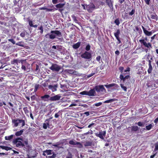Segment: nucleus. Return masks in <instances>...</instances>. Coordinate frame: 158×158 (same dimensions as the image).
<instances>
[{"instance_id":"obj_57","label":"nucleus","mask_w":158,"mask_h":158,"mask_svg":"<svg viewBox=\"0 0 158 158\" xmlns=\"http://www.w3.org/2000/svg\"><path fill=\"white\" fill-rule=\"evenodd\" d=\"M62 46H61L57 45V50L60 51L61 50Z\"/></svg>"},{"instance_id":"obj_16","label":"nucleus","mask_w":158,"mask_h":158,"mask_svg":"<svg viewBox=\"0 0 158 158\" xmlns=\"http://www.w3.org/2000/svg\"><path fill=\"white\" fill-rule=\"evenodd\" d=\"M69 144L72 145H79L80 147H82L81 144V143H80L76 141L75 142H74V141L73 140H71L69 141Z\"/></svg>"},{"instance_id":"obj_49","label":"nucleus","mask_w":158,"mask_h":158,"mask_svg":"<svg viewBox=\"0 0 158 158\" xmlns=\"http://www.w3.org/2000/svg\"><path fill=\"white\" fill-rule=\"evenodd\" d=\"M137 124L138 126L141 127L142 126H144V124H143V122H141V121H139L137 123Z\"/></svg>"},{"instance_id":"obj_17","label":"nucleus","mask_w":158,"mask_h":158,"mask_svg":"<svg viewBox=\"0 0 158 158\" xmlns=\"http://www.w3.org/2000/svg\"><path fill=\"white\" fill-rule=\"evenodd\" d=\"M99 93L101 92L102 93L104 94L106 92V89H105L103 85H100L99 86Z\"/></svg>"},{"instance_id":"obj_46","label":"nucleus","mask_w":158,"mask_h":158,"mask_svg":"<svg viewBox=\"0 0 158 158\" xmlns=\"http://www.w3.org/2000/svg\"><path fill=\"white\" fill-rule=\"evenodd\" d=\"M90 46L89 44H88L86 45V48H85V50H86V51H88L90 50Z\"/></svg>"},{"instance_id":"obj_19","label":"nucleus","mask_w":158,"mask_h":158,"mask_svg":"<svg viewBox=\"0 0 158 158\" xmlns=\"http://www.w3.org/2000/svg\"><path fill=\"white\" fill-rule=\"evenodd\" d=\"M148 62L149 68L148 69V73L149 74H150L152 73V64H151V61L150 60H149Z\"/></svg>"},{"instance_id":"obj_51","label":"nucleus","mask_w":158,"mask_h":158,"mask_svg":"<svg viewBox=\"0 0 158 158\" xmlns=\"http://www.w3.org/2000/svg\"><path fill=\"white\" fill-rule=\"evenodd\" d=\"M8 41H10V42H11L12 44H15V41L13 39H9L8 40Z\"/></svg>"},{"instance_id":"obj_29","label":"nucleus","mask_w":158,"mask_h":158,"mask_svg":"<svg viewBox=\"0 0 158 158\" xmlns=\"http://www.w3.org/2000/svg\"><path fill=\"white\" fill-rule=\"evenodd\" d=\"M65 3H59L55 5V6L57 8H62L65 5Z\"/></svg>"},{"instance_id":"obj_4","label":"nucleus","mask_w":158,"mask_h":158,"mask_svg":"<svg viewBox=\"0 0 158 158\" xmlns=\"http://www.w3.org/2000/svg\"><path fill=\"white\" fill-rule=\"evenodd\" d=\"M147 40V38H145V39L139 40V41L141 45L144 46L150 49L152 48V45L150 43H147L146 41Z\"/></svg>"},{"instance_id":"obj_50","label":"nucleus","mask_w":158,"mask_h":158,"mask_svg":"<svg viewBox=\"0 0 158 158\" xmlns=\"http://www.w3.org/2000/svg\"><path fill=\"white\" fill-rule=\"evenodd\" d=\"M35 71H37L38 72L40 71L39 67V65L38 64L36 65Z\"/></svg>"},{"instance_id":"obj_39","label":"nucleus","mask_w":158,"mask_h":158,"mask_svg":"<svg viewBox=\"0 0 158 158\" xmlns=\"http://www.w3.org/2000/svg\"><path fill=\"white\" fill-rule=\"evenodd\" d=\"M114 23L117 26H119L120 24V21L119 18H117L115 20V21H114Z\"/></svg>"},{"instance_id":"obj_42","label":"nucleus","mask_w":158,"mask_h":158,"mask_svg":"<svg viewBox=\"0 0 158 158\" xmlns=\"http://www.w3.org/2000/svg\"><path fill=\"white\" fill-rule=\"evenodd\" d=\"M23 110L24 111L25 113L26 114H28L29 113V111L28 110V108L26 107H25L23 108Z\"/></svg>"},{"instance_id":"obj_23","label":"nucleus","mask_w":158,"mask_h":158,"mask_svg":"<svg viewBox=\"0 0 158 158\" xmlns=\"http://www.w3.org/2000/svg\"><path fill=\"white\" fill-rule=\"evenodd\" d=\"M28 24L31 27H33L34 28H37L38 25L37 24L34 25L33 24V22L31 20H28Z\"/></svg>"},{"instance_id":"obj_59","label":"nucleus","mask_w":158,"mask_h":158,"mask_svg":"<svg viewBox=\"0 0 158 158\" xmlns=\"http://www.w3.org/2000/svg\"><path fill=\"white\" fill-rule=\"evenodd\" d=\"M46 10L48 11H54V10L53 9H50L48 8H47Z\"/></svg>"},{"instance_id":"obj_6","label":"nucleus","mask_w":158,"mask_h":158,"mask_svg":"<svg viewBox=\"0 0 158 158\" xmlns=\"http://www.w3.org/2000/svg\"><path fill=\"white\" fill-rule=\"evenodd\" d=\"M61 67L56 64H52L50 69L52 71L59 72L61 69Z\"/></svg>"},{"instance_id":"obj_58","label":"nucleus","mask_w":158,"mask_h":158,"mask_svg":"<svg viewBox=\"0 0 158 158\" xmlns=\"http://www.w3.org/2000/svg\"><path fill=\"white\" fill-rule=\"evenodd\" d=\"M119 69L121 73H123V67H119Z\"/></svg>"},{"instance_id":"obj_40","label":"nucleus","mask_w":158,"mask_h":158,"mask_svg":"<svg viewBox=\"0 0 158 158\" xmlns=\"http://www.w3.org/2000/svg\"><path fill=\"white\" fill-rule=\"evenodd\" d=\"M44 152L47 153L48 155H51L52 154V150H46L44 151Z\"/></svg>"},{"instance_id":"obj_30","label":"nucleus","mask_w":158,"mask_h":158,"mask_svg":"<svg viewBox=\"0 0 158 158\" xmlns=\"http://www.w3.org/2000/svg\"><path fill=\"white\" fill-rule=\"evenodd\" d=\"M48 35L49 36V38L50 39H54L56 38V35H54V34H50V35H49L48 34H47L46 35V37L47 38V36H48Z\"/></svg>"},{"instance_id":"obj_37","label":"nucleus","mask_w":158,"mask_h":158,"mask_svg":"<svg viewBox=\"0 0 158 158\" xmlns=\"http://www.w3.org/2000/svg\"><path fill=\"white\" fill-rule=\"evenodd\" d=\"M152 127L153 126L152 124H151L148 126H146V129L147 130H150L151 129H152Z\"/></svg>"},{"instance_id":"obj_27","label":"nucleus","mask_w":158,"mask_h":158,"mask_svg":"<svg viewBox=\"0 0 158 158\" xmlns=\"http://www.w3.org/2000/svg\"><path fill=\"white\" fill-rule=\"evenodd\" d=\"M139 128L137 126H133L131 127V131L132 132H136L138 131Z\"/></svg>"},{"instance_id":"obj_48","label":"nucleus","mask_w":158,"mask_h":158,"mask_svg":"<svg viewBox=\"0 0 158 158\" xmlns=\"http://www.w3.org/2000/svg\"><path fill=\"white\" fill-rule=\"evenodd\" d=\"M39 87V85L36 84L35 85V89L34 90V91L35 92L37 91V90Z\"/></svg>"},{"instance_id":"obj_63","label":"nucleus","mask_w":158,"mask_h":158,"mask_svg":"<svg viewBox=\"0 0 158 158\" xmlns=\"http://www.w3.org/2000/svg\"><path fill=\"white\" fill-rule=\"evenodd\" d=\"M158 122V117L156 118L154 120V123H156Z\"/></svg>"},{"instance_id":"obj_8","label":"nucleus","mask_w":158,"mask_h":158,"mask_svg":"<svg viewBox=\"0 0 158 158\" xmlns=\"http://www.w3.org/2000/svg\"><path fill=\"white\" fill-rule=\"evenodd\" d=\"M95 90L97 92L99 91V85H97L95 86L93 89H90L89 91H88V96H94L95 94Z\"/></svg>"},{"instance_id":"obj_15","label":"nucleus","mask_w":158,"mask_h":158,"mask_svg":"<svg viewBox=\"0 0 158 158\" xmlns=\"http://www.w3.org/2000/svg\"><path fill=\"white\" fill-rule=\"evenodd\" d=\"M50 33L55 34L58 37H61L62 35L61 32L58 30H52L51 31Z\"/></svg>"},{"instance_id":"obj_31","label":"nucleus","mask_w":158,"mask_h":158,"mask_svg":"<svg viewBox=\"0 0 158 158\" xmlns=\"http://www.w3.org/2000/svg\"><path fill=\"white\" fill-rule=\"evenodd\" d=\"M23 132V130H21L20 131L16 132L15 133V135L17 136H19L22 135Z\"/></svg>"},{"instance_id":"obj_1","label":"nucleus","mask_w":158,"mask_h":158,"mask_svg":"<svg viewBox=\"0 0 158 158\" xmlns=\"http://www.w3.org/2000/svg\"><path fill=\"white\" fill-rule=\"evenodd\" d=\"M21 63V69L24 70V71H27V72H29L31 69V65L30 64L27 62L25 61L24 60H19L18 59H14L13 60L11 61V64H16L18 65V63Z\"/></svg>"},{"instance_id":"obj_18","label":"nucleus","mask_w":158,"mask_h":158,"mask_svg":"<svg viewBox=\"0 0 158 158\" xmlns=\"http://www.w3.org/2000/svg\"><path fill=\"white\" fill-rule=\"evenodd\" d=\"M130 77V76L129 75H127L124 77L123 74H121L119 76V78L121 80H123V82L127 79H128Z\"/></svg>"},{"instance_id":"obj_22","label":"nucleus","mask_w":158,"mask_h":158,"mask_svg":"<svg viewBox=\"0 0 158 158\" xmlns=\"http://www.w3.org/2000/svg\"><path fill=\"white\" fill-rule=\"evenodd\" d=\"M106 2L107 4L108 5V6L111 9H113V6L112 3V2L111 0H106Z\"/></svg>"},{"instance_id":"obj_5","label":"nucleus","mask_w":158,"mask_h":158,"mask_svg":"<svg viewBox=\"0 0 158 158\" xmlns=\"http://www.w3.org/2000/svg\"><path fill=\"white\" fill-rule=\"evenodd\" d=\"M12 123H14V126L17 127L19 123H22L21 127H23L25 126V122L24 120L17 119L12 120Z\"/></svg>"},{"instance_id":"obj_41","label":"nucleus","mask_w":158,"mask_h":158,"mask_svg":"<svg viewBox=\"0 0 158 158\" xmlns=\"http://www.w3.org/2000/svg\"><path fill=\"white\" fill-rule=\"evenodd\" d=\"M80 94L83 95H88V93L87 91H83L80 93Z\"/></svg>"},{"instance_id":"obj_9","label":"nucleus","mask_w":158,"mask_h":158,"mask_svg":"<svg viewBox=\"0 0 158 158\" xmlns=\"http://www.w3.org/2000/svg\"><path fill=\"white\" fill-rule=\"evenodd\" d=\"M51 121H48V120H45L44 123H43V129H46L47 128H51L53 127V126L51 124Z\"/></svg>"},{"instance_id":"obj_12","label":"nucleus","mask_w":158,"mask_h":158,"mask_svg":"<svg viewBox=\"0 0 158 158\" xmlns=\"http://www.w3.org/2000/svg\"><path fill=\"white\" fill-rule=\"evenodd\" d=\"M86 10L88 11L89 12H92V10H94L95 8V6L93 4H91L90 5H86Z\"/></svg>"},{"instance_id":"obj_47","label":"nucleus","mask_w":158,"mask_h":158,"mask_svg":"<svg viewBox=\"0 0 158 158\" xmlns=\"http://www.w3.org/2000/svg\"><path fill=\"white\" fill-rule=\"evenodd\" d=\"M120 86L121 87V88H122L123 89V90H124L125 91H127V87L126 86H123V84H121Z\"/></svg>"},{"instance_id":"obj_52","label":"nucleus","mask_w":158,"mask_h":158,"mask_svg":"<svg viewBox=\"0 0 158 158\" xmlns=\"http://www.w3.org/2000/svg\"><path fill=\"white\" fill-rule=\"evenodd\" d=\"M60 114V113L59 112L56 113L55 115H54V117L56 118H58Z\"/></svg>"},{"instance_id":"obj_61","label":"nucleus","mask_w":158,"mask_h":158,"mask_svg":"<svg viewBox=\"0 0 158 158\" xmlns=\"http://www.w3.org/2000/svg\"><path fill=\"white\" fill-rule=\"evenodd\" d=\"M100 5H101L102 6H105V2H100L99 3Z\"/></svg>"},{"instance_id":"obj_14","label":"nucleus","mask_w":158,"mask_h":158,"mask_svg":"<svg viewBox=\"0 0 158 158\" xmlns=\"http://www.w3.org/2000/svg\"><path fill=\"white\" fill-rule=\"evenodd\" d=\"M61 96L60 94L54 95L53 96L51 97L50 101H54L57 100H59Z\"/></svg>"},{"instance_id":"obj_38","label":"nucleus","mask_w":158,"mask_h":158,"mask_svg":"<svg viewBox=\"0 0 158 158\" xmlns=\"http://www.w3.org/2000/svg\"><path fill=\"white\" fill-rule=\"evenodd\" d=\"M71 17L72 19H73V20L74 22H75L76 23H77L78 20L77 19V18L75 15H72Z\"/></svg>"},{"instance_id":"obj_34","label":"nucleus","mask_w":158,"mask_h":158,"mask_svg":"<svg viewBox=\"0 0 158 158\" xmlns=\"http://www.w3.org/2000/svg\"><path fill=\"white\" fill-rule=\"evenodd\" d=\"M116 99L115 98H113L111 99H110L109 100H107L104 102L105 103H108L110 102H114L115 101Z\"/></svg>"},{"instance_id":"obj_2","label":"nucleus","mask_w":158,"mask_h":158,"mask_svg":"<svg viewBox=\"0 0 158 158\" xmlns=\"http://www.w3.org/2000/svg\"><path fill=\"white\" fill-rule=\"evenodd\" d=\"M19 140L23 141V139L20 138H17L13 140L12 143L13 144H15L16 147H17L21 148L24 147L25 146L24 143H22L21 141Z\"/></svg>"},{"instance_id":"obj_13","label":"nucleus","mask_w":158,"mask_h":158,"mask_svg":"<svg viewBox=\"0 0 158 158\" xmlns=\"http://www.w3.org/2000/svg\"><path fill=\"white\" fill-rule=\"evenodd\" d=\"M51 97L48 94H45L43 96H41V98L42 99V100L44 102H48L50 101V98Z\"/></svg>"},{"instance_id":"obj_25","label":"nucleus","mask_w":158,"mask_h":158,"mask_svg":"<svg viewBox=\"0 0 158 158\" xmlns=\"http://www.w3.org/2000/svg\"><path fill=\"white\" fill-rule=\"evenodd\" d=\"M0 148H1L3 150H5L7 151L10 150L12 149V148L10 147H8V146H0Z\"/></svg>"},{"instance_id":"obj_64","label":"nucleus","mask_w":158,"mask_h":158,"mask_svg":"<svg viewBox=\"0 0 158 158\" xmlns=\"http://www.w3.org/2000/svg\"><path fill=\"white\" fill-rule=\"evenodd\" d=\"M125 0H118V2L121 4H122L123 2H125Z\"/></svg>"},{"instance_id":"obj_56","label":"nucleus","mask_w":158,"mask_h":158,"mask_svg":"<svg viewBox=\"0 0 158 158\" xmlns=\"http://www.w3.org/2000/svg\"><path fill=\"white\" fill-rule=\"evenodd\" d=\"M145 3L148 5H150V0H144Z\"/></svg>"},{"instance_id":"obj_60","label":"nucleus","mask_w":158,"mask_h":158,"mask_svg":"<svg viewBox=\"0 0 158 158\" xmlns=\"http://www.w3.org/2000/svg\"><path fill=\"white\" fill-rule=\"evenodd\" d=\"M58 0H52V2L54 4L57 3Z\"/></svg>"},{"instance_id":"obj_24","label":"nucleus","mask_w":158,"mask_h":158,"mask_svg":"<svg viewBox=\"0 0 158 158\" xmlns=\"http://www.w3.org/2000/svg\"><path fill=\"white\" fill-rule=\"evenodd\" d=\"M81 42H78L75 44H74L73 46H72V47H73V48L74 49H77L80 46H81Z\"/></svg>"},{"instance_id":"obj_45","label":"nucleus","mask_w":158,"mask_h":158,"mask_svg":"<svg viewBox=\"0 0 158 158\" xmlns=\"http://www.w3.org/2000/svg\"><path fill=\"white\" fill-rule=\"evenodd\" d=\"M26 33H27V32L25 31L21 32L20 35L21 37H24L26 34Z\"/></svg>"},{"instance_id":"obj_44","label":"nucleus","mask_w":158,"mask_h":158,"mask_svg":"<svg viewBox=\"0 0 158 158\" xmlns=\"http://www.w3.org/2000/svg\"><path fill=\"white\" fill-rule=\"evenodd\" d=\"M158 150V142H157L155 144V148L154 149V151L156 152Z\"/></svg>"},{"instance_id":"obj_20","label":"nucleus","mask_w":158,"mask_h":158,"mask_svg":"<svg viewBox=\"0 0 158 158\" xmlns=\"http://www.w3.org/2000/svg\"><path fill=\"white\" fill-rule=\"evenodd\" d=\"M106 134V131H99V137L100 138L103 139V137H104Z\"/></svg>"},{"instance_id":"obj_55","label":"nucleus","mask_w":158,"mask_h":158,"mask_svg":"<svg viewBox=\"0 0 158 158\" xmlns=\"http://www.w3.org/2000/svg\"><path fill=\"white\" fill-rule=\"evenodd\" d=\"M35 98L36 97L35 95H32L31 97V98L32 101L35 100Z\"/></svg>"},{"instance_id":"obj_21","label":"nucleus","mask_w":158,"mask_h":158,"mask_svg":"<svg viewBox=\"0 0 158 158\" xmlns=\"http://www.w3.org/2000/svg\"><path fill=\"white\" fill-rule=\"evenodd\" d=\"M57 85H50L48 86V88L50 89H52V91H56V89L57 88Z\"/></svg>"},{"instance_id":"obj_53","label":"nucleus","mask_w":158,"mask_h":158,"mask_svg":"<svg viewBox=\"0 0 158 158\" xmlns=\"http://www.w3.org/2000/svg\"><path fill=\"white\" fill-rule=\"evenodd\" d=\"M56 156V154H53V155L52 156H48V158H55Z\"/></svg>"},{"instance_id":"obj_26","label":"nucleus","mask_w":158,"mask_h":158,"mask_svg":"<svg viewBox=\"0 0 158 158\" xmlns=\"http://www.w3.org/2000/svg\"><path fill=\"white\" fill-rule=\"evenodd\" d=\"M151 18L156 21H157L158 19V16L155 13L151 15Z\"/></svg>"},{"instance_id":"obj_62","label":"nucleus","mask_w":158,"mask_h":158,"mask_svg":"<svg viewBox=\"0 0 158 158\" xmlns=\"http://www.w3.org/2000/svg\"><path fill=\"white\" fill-rule=\"evenodd\" d=\"M77 106V104L76 103H73L72 104L70 105V107H72V106Z\"/></svg>"},{"instance_id":"obj_43","label":"nucleus","mask_w":158,"mask_h":158,"mask_svg":"<svg viewBox=\"0 0 158 158\" xmlns=\"http://www.w3.org/2000/svg\"><path fill=\"white\" fill-rule=\"evenodd\" d=\"M91 145V143L90 142H86L84 144V146L85 147L90 146Z\"/></svg>"},{"instance_id":"obj_11","label":"nucleus","mask_w":158,"mask_h":158,"mask_svg":"<svg viewBox=\"0 0 158 158\" xmlns=\"http://www.w3.org/2000/svg\"><path fill=\"white\" fill-rule=\"evenodd\" d=\"M120 34V30L119 29H118L117 30L116 32L114 33V36H115L116 39L118 40V44H119L121 43V41L120 40V38L119 36V35Z\"/></svg>"},{"instance_id":"obj_32","label":"nucleus","mask_w":158,"mask_h":158,"mask_svg":"<svg viewBox=\"0 0 158 158\" xmlns=\"http://www.w3.org/2000/svg\"><path fill=\"white\" fill-rule=\"evenodd\" d=\"M116 84L115 83H111L109 85H105V87L107 88H110L111 87H114L115 86Z\"/></svg>"},{"instance_id":"obj_54","label":"nucleus","mask_w":158,"mask_h":158,"mask_svg":"<svg viewBox=\"0 0 158 158\" xmlns=\"http://www.w3.org/2000/svg\"><path fill=\"white\" fill-rule=\"evenodd\" d=\"M156 34H155V35H154L153 36L151 37V40H150V42H152V40H153L155 38V37L156 36Z\"/></svg>"},{"instance_id":"obj_3","label":"nucleus","mask_w":158,"mask_h":158,"mask_svg":"<svg viewBox=\"0 0 158 158\" xmlns=\"http://www.w3.org/2000/svg\"><path fill=\"white\" fill-rule=\"evenodd\" d=\"M135 13V9H132L131 11L129 12V13L125 12L124 15H122V17L124 19L128 20L129 19H131L132 17H130L129 16H132L134 15Z\"/></svg>"},{"instance_id":"obj_28","label":"nucleus","mask_w":158,"mask_h":158,"mask_svg":"<svg viewBox=\"0 0 158 158\" xmlns=\"http://www.w3.org/2000/svg\"><path fill=\"white\" fill-rule=\"evenodd\" d=\"M156 85L155 84L152 83V81H150L148 83V84H147V85H148V88H152L153 87H155Z\"/></svg>"},{"instance_id":"obj_33","label":"nucleus","mask_w":158,"mask_h":158,"mask_svg":"<svg viewBox=\"0 0 158 158\" xmlns=\"http://www.w3.org/2000/svg\"><path fill=\"white\" fill-rule=\"evenodd\" d=\"M14 136V135H11L5 137V139L6 140H10L12 139Z\"/></svg>"},{"instance_id":"obj_7","label":"nucleus","mask_w":158,"mask_h":158,"mask_svg":"<svg viewBox=\"0 0 158 158\" xmlns=\"http://www.w3.org/2000/svg\"><path fill=\"white\" fill-rule=\"evenodd\" d=\"M141 27H142L143 32H144L145 35L148 36H151L152 35V34L156 32V30H152L151 31H148L143 26H141Z\"/></svg>"},{"instance_id":"obj_35","label":"nucleus","mask_w":158,"mask_h":158,"mask_svg":"<svg viewBox=\"0 0 158 158\" xmlns=\"http://www.w3.org/2000/svg\"><path fill=\"white\" fill-rule=\"evenodd\" d=\"M38 29L40 30V32H39L40 33V34H43V27L42 25H41L40 27H38Z\"/></svg>"},{"instance_id":"obj_36","label":"nucleus","mask_w":158,"mask_h":158,"mask_svg":"<svg viewBox=\"0 0 158 158\" xmlns=\"http://www.w3.org/2000/svg\"><path fill=\"white\" fill-rule=\"evenodd\" d=\"M23 42L22 41H19L18 43L16 44V45L18 46H21V47H24V44H23Z\"/></svg>"},{"instance_id":"obj_10","label":"nucleus","mask_w":158,"mask_h":158,"mask_svg":"<svg viewBox=\"0 0 158 158\" xmlns=\"http://www.w3.org/2000/svg\"><path fill=\"white\" fill-rule=\"evenodd\" d=\"M81 57L86 60L90 59L91 57V54L90 53L86 51L81 55Z\"/></svg>"}]
</instances>
